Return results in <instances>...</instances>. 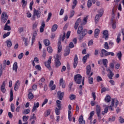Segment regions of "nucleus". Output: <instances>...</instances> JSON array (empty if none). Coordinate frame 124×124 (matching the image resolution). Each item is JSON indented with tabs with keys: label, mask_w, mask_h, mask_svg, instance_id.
Returning <instances> with one entry per match:
<instances>
[{
	"label": "nucleus",
	"mask_w": 124,
	"mask_h": 124,
	"mask_svg": "<svg viewBox=\"0 0 124 124\" xmlns=\"http://www.w3.org/2000/svg\"><path fill=\"white\" fill-rule=\"evenodd\" d=\"M103 65L105 67H107V63H108V60L106 59H103L102 60Z\"/></svg>",
	"instance_id": "nucleus-38"
},
{
	"label": "nucleus",
	"mask_w": 124,
	"mask_h": 124,
	"mask_svg": "<svg viewBox=\"0 0 124 124\" xmlns=\"http://www.w3.org/2000/svg\"><path fill=\"white\" fill-rule=\"evenodd\" d=\"M108 121L109 122H114L115 121V116H112L108 118Z\"/></svg>",
	"instance_id": "nucleus-64"
},
{
	"label": "nucleus",
	"mask_w": 124,
	"mask_h": 124,
	"mask_svg": "<svg viewBox=\"0 0 124 124\" xmlns=\"http://www.w3.org/2000/svg\"><path fill=\"white\" fill-rule=\"evenodd\" d=\"M47 50L48 53L49 54H52V53H53V48H52V47L50 46L47 47Z\"/></svg>",
	"instance_id": "nucleus-41"
},
{
	"label": "nucleus",
	"mask_w": 124,
	"mask_h": 124,
	"mask_svg": "<svg viewBox=\"0 0 124 124\" xmlns=\"http://www.w3.org/2000/svg\"><path fill=\"white\" fill-rule=\"evenodd\" d=\"M33 14L35 16H37V18H40L41 16V12L39 10H37L35 9L33 10Z\"/></svg>",
	"instance_id": "nucleus-13"
},
{
	"label": "nucleus",
	"mask_w": 124,
	"mask_h": 124,
	"mask_svg": "<svg viewBox=\"0 0 124 124\" xmlns=\"http://www.w3.org/2000/svg\"><path fill=\"white\" fill-rule=\"evenodd\" d=\"M4 31H11V27L10 26H8L7 24H5Z\"/></svg>",
	"instance_id": "nucleus-35"
},
{
	"label": "nucleus",
	"mask_w": 124,
	"mask_h": 124,
	"mask_svg": "<svg viewBox=\"0 0 124 124\" xmlns=\"http://www.w3.org/2000/svg\"><path fill=\"white\" fill-rule=\"evenodd\" d=\"M93 3H95L96 2V0H88V2H87V6L89 8L92 6V5Z\"/></svg>",
	"instance_id": "nucleus-21"
},
{
	"label": "nucleus",
	"mask_w": 124,
	"mask_h": 124,
	"mask_svg": "<svg viewBox=\"0 0 124 124\" xmlns=\"http://www.w3.org/2000/svg\"><path fill=\"white\" fill-rule=\"evenodd\" d=\"M44 43L45 46H49L50 45V41L48 39H45L44 40Z\"/></svg>",
	"instance_id": "nucleus-39"
},
{
	"label": "nucleus",
	"mask_w": 124,
	"mask_h": 124,
	"mask_svg": "<svg viewBox=\"0 0 124 124\" xmlns=\"http://www.w3.org/2000/svg\"><path fill=\"white\" fill-rule=\"evenodd\" d=\"M60 85L62 86L63 89L65 88V83L63 82V78H62L60 79Z\"/></svg>",
	"instance_id": "nucleus-25"
},
{
	"label": "nucleus",
	"mask_w": 124,
	"mask_h": 124,
	"mask_svg": "<svg viewBox=\"0 0 124 124\" xmlns=\"http://www.w3.org/2000/svg\"><path fill=\"white\" fill-rule=\"evenodd\" d=\"M2 64H0V77H1V76L2 75Z\"/></svg>",
	"instance_id": "nucleus-54"
},
{
	"label": "nucleus",
	"mask_w": 124,
	"mask_h": 124,
	"mask_svg": "<svg viewBox=\"0 0 124 124\" xmlns=\"http://www.w3.org/2000/svg\"><path fill=\"white\" fill-rule=\"evenodd\" d=\"M11 112H15V106L14 105V104H11Z\"/></svg>",
	"instance_id": "nucleus-45"
},
{
	"label": "nucleus",
	"mask_w": 124,
	"mask_h": 124,
	"mask_svg": "<svg viewBox=\"0 0 124 124\" xmlns=\"http://www.w3.org/2000/svg\"><path fill=\"white\" fill-rule=\"evenodd\" d=\"M5 81H3L0 87V91L3 93H5V92H6V89H5Z\"/></svg>",
	"instance_id": "nucleus-16"
},
{
	"label": "nucleus",
	"mask_w": 124,
	"mask_h": 124,
	"mask_svg": "<svg viewBox=\"0 0 124 124\" xmlns=\"http://www.w3.org/2000/svg\"><path fill=\"white\" fill-rule=\"evenodd\" d=\"M30 112H31V109H26L24 110L23 114H24V115H27L28 114H29Z\"/></svg>",
	"instance_id": "nucleus-47"
},
{
	"label": "nucleus",
	"mask_w": 124,
	"mask_h": 124,
	"mask_svg": "<svg viewBox=\"0 0 124 124\" xmlns=\"http://www.w3.org/2000/svg\"><path fill=\"white\" fill-rule=\"evenodd\" d=\"M103 12H104V10H103V9H100L98 11V13H99L100 17L102 16V15H103Z\"/></svg>",
	"instance_id": "nucleus-42"
},
{
	"label": "nucleus",
	"mask_w": 124,
	"mask_h": 124,
	"mask_svg": "<svg viewBox=\"0 0 124 124\" xmlns=\"http://www.w3.org/2000/svg\"><path fill=\"white\" fill-rule=\"evenodd\" d=\"M22 4V7H25L26 5H27V4L28 3V2L25 0H22L21 1Z\"/></svg>",
	"instance_id": "nucleus-52"
},
{
	"label": "nucleus",
	"mask_w": 124,
	"mask_h": 124,
	"mask_svg": "<svg viewBox=\"0 0 124 124\" xmlns=\"http://www.w3.org/2000/svg\"><path fill=\"white\" fill-rule=\"evenodd\" d=\"M23 57H24V53H21L19 54V55L18 56V59L19 60H22L23 59Z\"/></svg>",
	"instance_id": "nucleus-60"
},
{
	"label": "nucleus",
	"mask_w": 124,
	"mask_h": 124,
	"mask_svg": "<svg viewBox=\"0 0 124 124\" xmlns=\"http://www.w3.org/2000/svg\"><path fill=\"white\" fill-rule=\"evenodd\" d=\"M68 120L70 122H71V121H72V115L71 114V111L68 110Z\"/></svg>",
	"instance_id": "nucleus-33"
},
{
	"label": "nucleus",
	"mask_w": 124,
	"mask_h": 124,
	"mask_svg": "<svg viewBox=\"0 0 124 124\" xmlns=\"http://www.w3.org/2000/svg\"><path fill=\"white\" fill-rule=\"evenodd\" d=\"M6 43L7 44V46L8 48H10L11 46H12V42H11V40L9 39L6 41Z\"/></svg>",
	"instance_id": "nucleus-28"
},
{
	"label": "nucleus",
	"mask_w": 124,
	"mask_h": 124,
	"mask_svg": "<svg viewBox=\"0 0 124 124\" xmlns=\"http://www.w3.org/2000/svg\"><path fill=\"white\" fill-rule=\"evenodd\" d=\"M58 25L57 24L53 25L51 28V31H52L53 32L54 31H57V30L58 29Z\"/></svg>",
	"instance_id": "nucleus-31"
},
{
	"label": "nucleus",
	"mask_w": 124,
	"mask_h": 124,
	"mask_svg": "<svg viewBox=\"0 0 124 124\" xmlns=\"http://www.w3.org/2000/svg\"><path fill=\"white\" fill-rule=\"evenodd\" d=\"M50 113H51V110H50V109H47V110L46 111V112H45V117H48V116H49V115H50Z\"/></svg>",
	"instance_id": "nucleus-46"
},
{
	"label": "nucleus",
	"mask_w": 124,
	"mask_h": 124,
	"mask_svg": "<svg viewBox=\"0 0 124 124\" xmlns=\"http://www.w3.org/2000/svg\"><path fill=\"white\" fill-rule=\"evenodd\" d=\"M117 56L118 57L119 60H122V52L119 51L118 53H117Z\"/></svg>",
	"instance_id": "nucleus-48"
},
{
	"label": "nucleus",
	"mask_w": 124,
	"mask_h": 124,
	"mask_svg": "<svg viewBox=\"0 0 124 124\" xmlns=\"http://www.w3.org/2000/svg\"><path fill=\"white\" fill-rule=\"evenodd\" d=\"M69 54H70V48H69V47H66L64 56L66 57V56H68Z\"/></svg>",
	"instance_id": "nucleus-27"
},
{
	"label": "nucleus",
	"mask_w": 124,
	"mask_h": 124,
	"mask_svg": "<svg viewBox=\"0 0 124 124\" xmlns=\"http://www.w3.org/2000/svg\"><path fill=\"white\" fill-rule=\"evenodd\" d=\"M1 21L4 24L6 23V21H7V19H8V15L6 12H3L1 16Z\"/></svg>",
	"instance_id": "nucleus-7"
},
{
	"label": "nucleus",
	"mask_w": 124,
	"mask_h": 124,
	"mask_svg": "<svg viewBox=\"0 0 124 124\" xmlns=\"http://www.w3.org/2000/svg\"><path fill=\"white\" fill-rule=\"evenodd\" d=\"M107 71L109 72V74L108 75V78H109L110 80H112V79H113V77H114V73H113L111 69L109 68L107 70Z\"/></svg>",
	"instance_id": "nucleus-9"
},
{
	"label": "nucleus",
	"mask_w": 124,
	"mask_h": 124,
	"mask_svg": "<svg viewBox=\"0 0 124 124\" xmlns=\"http://www.w3.org/2000/svg\"><path fill=\"white\" fill-rule=\"evenodd\" d=\"M84 26L83 25H80L79 26L78 28L77 33L78 34H79L80 36L79 37V39L80 40H82L85 36H86V35L88 33V34H92L93 33V30H89L88 31V30L87 29H83Z\"/></svg>",
	"instance_id": "nucleus-1"
},
{
	"label": "nucleus",
	"mask_w": 124,
	"mask_h": 124,
	"mask_svg": "<svg viewBox=\"0 0 124 124\" xmlns=\"http://www.w3.org/2000/svg\"><path fill=\"white\" fill-rule=\"evenodd\" d=\"M62 50V46L61 45H58V53H61Z\"/></svg>",
	"instance_id": "nucleus-61"
},
{
	"label": "nucleus",
	"mask_w": 124,
	"mask_h": 124,
	"mask_svg": "<svg viewBox=\"0 0 124 124\" xmlns=\"http://www.w3.org/2000/svg\"><path fill=\"white\" fill-rule=\"evenodd\" d=\"M100 16H99V15L98 14H97L96 15V16H95V24H97V23H98V21H99V19H100Z\"/></svg>",
	"instance_id": "nucleus-40"
},
{
	"label": "nucleus",
	"mask_w": 124,
	"mask_h": 124,
	"mask_svg": "<svg viewBox=\"0 0 124 124\" xmlns=\"http://www.w3.org/2000/svg\"><path fill=\"white\" fill-rule=\"evenodd\" d=\"M44 82H45V78H42L38 81V86L41 89L43 88V83H44Z\"/></svg>",
	"instance_id": "nucleus-12"
},
{
	"label": "nucleus",
	"mask_w": 124,
	"mask_h": 124,
	"mask_svg": "<svg viewBox=\"0 0 124 124\" xmlns=\"http://www.w3.org/2000/svg\"><path fill=\"white\" fill-rule=\"evenodd\" d=\"M121 33H119L117 35V37L116 39V42H117V43H120V42H121Z\"/></svg>",
	"instance_id": "nucleus-30"
},
{
	"label": "nucleus",
	"mask_w": 124,
	"mask_h": 124,
	"mask_svg": "<svg viewBox=\"0 0 124 124\" xmlns=\"http://www.w3.org/2000/svg\"><path fill=\"white\" fill-rule=\"evenodd\" d=\"M29 93L28 94V97L29 99H30V100H31V99H33V97H34V96L33 95V94L32 93V89H29L28 90Z\"/></svg>",
	"instance_id": "nucleus-11"
},
{
	"label": "nucleus",
	"mask_w": 124,
	"mask_h": 124,
	"mask_svg": "<svg viewBox=\"0 0 124 124\" xmlns=\"http://www.w3.org/2000/svg\"><path fill=\"white\" fill-rule=\"evenodd\" d=\"M70 33H71V31H68L67 32V33L66 34L67 39H68V38H69V37L70 36Z\"/></svg>",
	"instance_id": "nucleus-62"
},
{
	"label": "nucleus",
	"mask_w": 124,
	"mask_h": 124,
	"mask_svg": "<svg viewBox=\"0 0 124 124\" xmlns=\"http://www.w3.org/2000/svg\"><path fill=\"white\" fill-rule=\"evenodd\" d=\"M35 42V36L33 35L32 37V40H31V45H33V43Z\"/></svg>",
	"instance_id": "nucleus-58"
},
{
	"label": "nucleus",
	"mask_w": 124,
	"mask_h": 124,
	"mask_svg": "<svg viewBox=\"0 0 124 124\" xmlns=\"http://www.w3.org/2000/svg\"><path fill=\"white\" fill-rule=\"evenodd\" d=\"M110 55L111 56V57H114V56H115V53L113 52H108L105 49H101L100 54L101 58H104V57H107Z\"/></svg>",
	"instance_id": "nucleus-3"
},
{
	"label": "nucleus",
	"mask_w": 124,
	"mask_h": 124,
	"mask_svg": "<svg viewBox=\"0 0 124 124\" xmlns=\"http://www.w3.org/2000/svg\"><path fill=\"white\" fill-rule=\"evenodd\" d=\"M100 32V30L98 29H96L94 31V37L95 38H97L98 35H99V33Z\"/></svg>",
	"instance_id": "nucleus-24"
},
{
	"label": "nucleus",
	"mask_w": 124,
	"mask_h": 124,
	"mask_svg": "<svg viewBox=\"0 0 124 124\" xmlns=\"http://www.w3.org/2000/svg\"><path fill=\"white\" fill-rule=\"evenodd\" d=\"M76 5H77V0H74L73 1V5L72 7V9H74V8L76 7Z\"/></svg>",
	"instance_id": "nucleus-43"
},
{
	"label": "nucleus",
	"mask_w": 124,
	"mask_h": 124,
	"mask_svg": "<svg viewBox=\"0 0 124 124\" xmlns=\"http://www.w3.org/2000/svg\"><path fill=\"white\" fill-rule=\"evenodd\" d=\"M105 100L107 102H110V101H111V96L109 95H107L105 98Z\"/></svg>",
	"instance_id": "nucleus-37"
},
{
	"label": "nucleus",
	"mask_w": 124,
	"mask_h": 124,
	"mask_svg": "<svg viewBox=\"0 0 124 124\" xmlns=\"http://www.w3.org/2000/svg\"><path fill=\"white\" fill-rule=\"evenodd\" d=\"M75 14V12L73 10L71 11L69 18H71L72 17H73V16H74Z\"/></svg>",
	"instance_id": "nucleus-51"
},
{
	"label": "nucleus",
	"mask_w": 124,
	"mask_h": 124,
	"mask_svg": "<svg viewBox=\"0 0 124 124\" xmlns=\"http://www.w3.org/2000/svg\"><path fill=\"white\" fill-rule=\"evenodd\" d=\"M101 112V107L100 105H97L96 106V113L98 118H100V113Z\"/></svg>",
	"instance_id": "nucleus-8"
},
{
	"label": "nucleus",
	"mask_w": 124,
	"mask_h": 124,
	"mask_svg": "<svg viewBox=\"0 0 124 124\" xmlns=\"http://www.w3.org/2000/svg\"><path fill=\"white\" fill-rule=\"evenodd\" d=\"M96 79L97 82H101L102 81V78L100 76H97Z\"/></svg>",
	"instance_id": "nucleus-63"
},
{
	"label": "nucleus",
	"mask_w": 124,
	"mask_h": 124,
	"mask_svg": "<svg viewBox=\"0 0 124 124\" xmlns=\"http://www.w3.org/2000/svg\"><path fill=\"white\" fill-rule=\"evenodd\" d=\"M69 98L70 100H75L76 99V95L75 94H70L69 96Z\"/></svg>",
	"instance_id": "nucleus-34"
},
{
	"label": "nucleus",
	"mask_w": 124,
	"mask_h": 124,
	"mask_svg": "<svg viewBox=\"0 0 124 124\" xmlns=\"http://www.w3.org/2000/svg\"><path fill=\"white\" fill-rule=\"evenodd\" d=\"M10 99H9V101H10V102H11V101H12L13 100V98H14L13 91H12V89H11L10 90Z\"/></svg>",
	"instance_id": "nucleus-32"
},
{
	"label": "nucleus",
	"mask_w": 124,
	"mask_h": 124,
	"mask_svg": "<svg viewBox=\"0 0 124 124\" xmlns=\"http://www.w3.org/2000/svg\"><path fill=\"white\" fill-rule=\"evenodd\" d=\"M13 70L15 71L16 73H17L18 70V62H15L13 65Z\"/></svg>",
	"instance_id": "nucleus-18"
},
{
	"label": "nucleus",
	"mask_w": 124,
	"mask_h": 124,
	"mask_svg": "<svg viewBox=\"0 0 124 124\" xmlns=\"http://www.w3.org/2000/svg\"><path fill=\"white\" fill-rule=\"evenodd\" d=\"M104 48L106 50H109V46L108 45V43H107V42L105 43Z\"/></svg>",
	"instance_id": "nucleus-53"
},
{
	"label": "nucleus",
	"mask_w": 124,
	"mask_h": 124,
	"mask_svg": "<svg viewBox=\"0 0 124 124\" xmlns=\"http://www.w3.org/2000/svg\"><path fill=\"white\" fill-rule=\"evenodd\" d=\"M78 64V56H77V54H76L75 55V58L74 59V63H73L74 68H76V67H77Z\"/></svg>",
	"instance_id": "nucleus-10"
},
{
	"label": "nucleus",
	"mask_w": 124,
	"mask_h": 124,
	"mask_svg": "<svg viewBox=\"0 0 124 124\" xmlns=\"http://www.w3.org/2000/svg\"><path fill=\"white\" fill-rule=\"evenodd\" d=\"M22 40L24 42V45L26 47L29 45V43H30V40L28 38H26L25 37H22Z\"/></svg>",
	"instance_id": "nucleus-15"
},
{
	"label": "nucleus",
	"mask_w": 124,
	"mask_h": 124,
	"mask_svg": "<svg viewBox=\"0 0 124 124\" xmlns=\"http://www.w3.org/2000/svg\"><path fill=\"white\" fill-rule=\"evenodd\" d=\"M9 35H10V31H8L6 33L3 34V38H6V37L9 36Z\"/></svg>",
	"instance_id": "nucleus-50"
},
{
	"label": "nucleus",
	"mask_w": 124,
	"mask_h": 124,
	"mask_svg": "<svg viewBox=\"0 0 124 124\" xmlns=\"http://www.w3.org/2000/svg\"><path fill=\"white\" fill-rule=\"evenodd\" d=\"M39 107V102L34 103L33 108L32 109V112H34L36 110V108Z\"/></svg>",
	"instance_id": "nucleus-23"
},
{
	"label": "nucleus",
	"mask_w": 124,
	"mask_h": 124,
	"mask_svg": "<svg viewBox=\"0 0 124 124\" xmlns=\"http://www.w3.org/2000/svg\"><path fill=\"white\" fill-rule=\"evenodd\" d=\"M92 70V67H91V65H88L86 67V74L88 76V82L90 85H92L93 84V78H91L92 77V76L93 75V72H92L91 73V70ZM91 73V74H90Z\"/></svg>",
	"instance_id": "nucleus-2"
},
{
	"label": "nucleus",
	"mask_w": 124,
	"mask_h": 124,
	"mask_svg": "<svg viewBox=\"0 0 124 124\" xmlns=\"http://www.w3.org/2000/svg\"><path fill=\"white\" fill-rule=\"evenodd\" d=\"M103 38H105V40H108L109 38V34L108 33V31L104 30L103 33Z\"/></svg>",
	"instance_id": "nucleus-14"
},
{
	"label": "nucleus",
	"mask_w": 124,
	"mask_h": 124,
	"mask_svg": "<svg viewBox=\"0 0 124 124\" xmlns=\"http://www.w3.org/2000/svg\"><path fill=\"white\" fill-rule=\"evenodd\" d=\"M57 95L59 100H62V98H63V96L64 95V93H61V91H58L57 93Z\"/></svg>",
	"instance_id": "nucleus-17"
},
{
	"label": "nucleus",
	"mask_w": 124,
	"mask_h": 124,
	"mask_svg": "<svg viewBox=\"0 0 124 124\" xmlns=\"http://www.w3.org/2000/svg\"><path fill=\"white\" fill-rule=\"evenodd\" d=\"M51 17H52V13H49L47 16V18L46 19V22H49V21H50Z\"/></svg>",
	"instance_id": "nucleus-49"
},
{
	"label": "nucleus",
	"mask_w": 124,
	"mask_h": 124,
	"mask_svg": "<svg viewBox=\"0 0 124 124\" xmlns=\"http://www.w3.org/2000/svg\"><path fill=\"white\" fill-rule=\"evenodd\" d=\"M88 16H86V17H84L83 20V22L82 23V24H81V25H82V26H83V25H86V24H87V23L88 22Z\"/></svg>",
	"instance_id": "nucleus-44"
},
{
	"label": "nucleus",
	"mask_w": 124,
	"mask_h": 124,
	"mask_svg": "<svg viewBox=\"0 0 124 124\" xmlns=\"http://www.w3.org/2000/svg\"><path fill=\"white\" fill-rule=\"evenodd\" d=\"M61 101L57 100L56 101V105L57 106L58 108H55V113L57 115H59L61 114V111H60V110H61V109H62V107L61 106Z\"/></svg>",
	"instance_id": "nucleus-4"
},
{
	"label": "nucleus",
	"mask_w": 124,
	"mask_h": 124,
	"mask_svg": "<svg viewBox=\"0 0 124 124\" xmlns=\"http://www.w3.org/2000/svg\"><path fill=\"white\" fill-rule=\"evenodd\" d=\"M20 87V81L19 80H17L16 82V84L15 85L14 87V90L15 92H17L18 91V89H19V87Z\"/></svg>",
	"instance_id": "nucleus-22"
},
{
	"label": "nucleus",
	"mask_w": 124,
	"mask_h": 124,
	"mask_svg": "<svg viewBox=\"0 0 124 124\" xmlns=\"http://www.w3.org/2000/svg\"><path fill=\"white\" fill-rule=\"evenodd\" d=\"M28 120H29V116H27L26 115L23 116V122H27Z\"/></svg>",
	"instance_id": "nucleus-55"
},
{
	"label": "nucleus",
	"mask_w": 124,
	"mask_h": 124,
	"mask_svg": "<svg viewBox=\"0 0 124 124\" xmlns=\"http://www.w3.org/2000/svg\"><path fill=\"white\" fill-rule=\"evenodd\" d=\"M89 57H90V55L89 54H87V55H86L85 56H84L83 57V58H82V62H83V63H85L86 62H87V59Z\"/></svg>",
	"instance_id": "nucleus-29"
},
{
	"label": "nucleus",
	"mask_w": 124,
	"mask_h": 124,
	"mask_svg": "<svg viewBox=\"0 0 124 124\" xmlns=\"http://www.w3.org/2000/svg\"><path fill=\"white\" fill-rule=\"evenodd\" d=\"M119 121L120 124L124 123V119L123 117H122V116L119 117Z\"/></svg>",
	"instance_id": "nucleus-56"
},
{
	"label": "nucleus",
	"mask_w": 124,
	"mask_h": 124,
	"mask_svg": "<svg viewBox=\"0 0 124 124\" xmlns=\"http://www.w3.org/2000/svg\"><path fill=\"white\" fill-rule=\"evenodd\" d=\"M78 123L79 124H86V122L84 120L83 115H81L78 118Z\"/></svg>",
	"instance_id": "nucleus-19"
},
{
	"label": "nucleus",
	"mask_w": 124,
	"mask_h": 124,
	"mask_svg": "<svg viewBox=\"0 0 124 124\" xmlns=\"http://www.w3.org/2000/svg\"><path fill=\"white\" fill-rule=\"evenodd\" d=\"M114 100H115V99H112L111 104L109 106V110L110 111H113V106H114V105L115 104Z\"/></svg>",
	"instance_id": "nucleus-36"
},
{
	"label": "nucleus",
	"mask_w": 124,
	"mask_h": 124,
	"mask_svg": "<svg viewBox=\"0 0 124 124\" xmlns=\"http://www.w3.org/2000/svg\"><path fill=\"white\" fill-rule=\"evenodd\" d=\"M80 23H81V18H79L77 20L75 24L74 29L75 30H77L78 29V27L79 26V24H80Z\"/></svg>",
	"instance_id": "nucleus-20"
},
{
	"label": "nucleus",
	"mask_w": 124,
	"mask_h": 124,
	"mask_svg": "<svg viewBox=\"0 0 124 124\" xmlns=\"http://www.w3.org/2000/svg\"><path fill=\"white\" fill-rule=\"evenodd\" d=\"M55 67L58 68L59 66H61V61L59 60H55Z\"/></svg>",
	"instance_id": "nucleus-26"
},
{
	"label": "nucleus",
	"mask_w": 124,
	"mask_h": 124,
	"mask_svg": "<svg viewBox=\"0 0 124 124\" xmlns=\"http://www.w3.org/2000/svg\"><path fill=\"white\" fill-rule=\"evenodd\" d=\"M92 97L93 98V101H95V99H96V95H95V93L93 92L92 93Z\"/></svg>",
	"instance_id": "nucleus-59"
},
{
	"label": "nucleus",
	"mask_w": 124,
	"mask_h": 124,
	"mask_svg": "<svg viewBox=\"0 0 124 124\" xmlns=\"http://www.w3.org/2000/svg\"><path fill=\"white\" fill-rule=\"evenodd\" d=\"M47 102H48V99L46 98L42 104V107H43V106H44L45 104H47Z\"/></svg>",
	"instance_id": "nucleus-57"
},
{
	"label": "nucleus",
	"mask_w": 124,
	"mask_h": 124,
	"mask_svg": "<svg viewBox=\"0 0 124 124\" xmlns=\"http://www.w3.org/2000/svg\"><path fill=\"white\" fill-rule=\"evenodd\" d=\"M74 81L76 82L77 84L78 85H80L81 82H82V76L80 74L76 75L74 76Z\"/></svg>",
	"instance_id": "nucleus-5"
},
{
	"label": "nucleus",
	"mask_w": 124,
	"mask_h": 124,
	"mask_svg": "<svg viewBox=\"0 0 124 124\" xmlns=\"http://www.w3.org/2000/svg\"><path fill=\"white\" fill-rule=\"evenodd\" d=\"M51 63H52V56L49 57L47 62H45V66H46V67H47L49 70H52Z\"/></svg>",
	"instance_id": "nucleus-6"
}]
</instances>
